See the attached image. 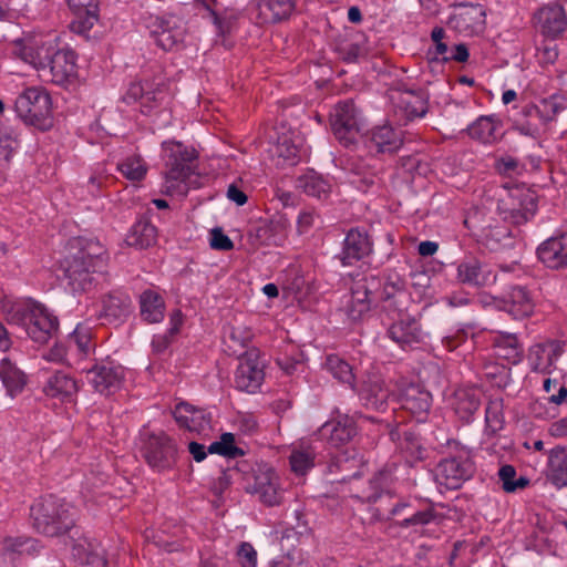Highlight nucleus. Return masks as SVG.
I'll return each instance as SVG.
<instances>
[{
  "instance_id": "1",
  "label": "nucleus",
  "mask_w": 567,
  "mask_h": 567,
  "mask_svg": "<svg viewBox=\"0 0 567 567\" xmlns=\"http://www.w3.org/2000/svg\"><path fill=\"white\" fill-rule=\"evenodd\" d=\"M383 323L388 326L386 336L402 349L412 348L424 339L419 320L409 313L408 293L394 285L384 288Z\"/></svg>"
},
{
  "instance_id": "2",
  "label": "nucleus",
  "mask_w": 567,
  "mask_h": 567,
  "mask_svg": "<svg viewBox=\"0 0 567 567\" xmlns=\"http://www.w3.org/2000/svg\"><path fill=\"white\" fill-rule=\"evenodd\" d=\"M33 528L47 537H60L75 527L76 509L63 498L48 495L30 508Z\"/></svg>"
},
{
  "instance_id": "3",
  "label": "nucleus",
  "mask_w": 567,
  "mask_h": 567,
  "mask_svg": "<svg viewBox=\"0 0 567 567\" xmlns=\"http://www.w3.org/2000/svg\"><path fill=\"white\" fill-rule=\"evenodd\" d=\"M7 320L23 328L34 342L47 343L58 331L59 321L43 305L28 301L14 303L7 310Z\"/></svg>"
},
{
  "instance_id": "4",
  "label": "nucleus",
  "mask_w": 567,
  "mask_h": 567,
  "mask_svg": "<svg viewBox=\"0 0 567 567\" xmlns=\"http://www.w3.org/2000/svg\"><path fill=\"white\" fill-rule=\"evenodd\" d=\"M166 166V192L176 195H186L190 187V178L195 175V150L177 142L163 143Z\"/></svg>"
},
{
  "instance_id": "5",
  "label": "nucleus",
  "mask_w": 567,
  "mask_h": 567,
  "mask_svg": "<svg viewBox=\"0 0 567 567\" xmlns=\"http://www.w3.org/2000/svg\"><path fill=\"white\" fill-rule=\"evenodd\" d=\"M536 209L535 194L523 186H504L497 194V213L505 221L524 224Z\"/></svg>"
},
{
  "instance_id": "6",
  "label": "nucleus",
  "mask_w": 567,
  "mask_h": 567,
  "mask_svg": "<svg viewBox=\"0 0 567 567\" xmlns=\"http://www.w3.org/2000/svg\"><path fill=\"white\" fill-rule=\"evenodd\" d=\"M51 106L50 95L39 87L24 90L14 102L18 116L42 131L52 126Z\"/></svg>"
},
{
  "instance_id": "7",
  "label": "nucleus",
  "mask_w": 567,
  "mask_h": 567,
  "mask_svg": "<svg viewBox=\"0 0 567 567\" xmlns=\"http://www.w3.org/2000/svg\"><path fill=\"white\" fill-rule=\"evenodd\" d=\"M330 124L333 135L346 147L357 144L364 127L361 112L351 100L341 101L333 107Z\"/></svg>"
},
{
  "instance_id": "8",
  "label": "nucleus",
  "mask_w": 567,
  "mask_h": 567,
  "mask_svg": "<svg viewBox=\"0 0 567 567\" xmlns=\"http://www.w3.org/2000/svg\"><path fill=\"white\" fill-rule=\"evenodd\" d=\"M144 460L155 472L172 470L177 462V446L165 432L147 434L144 440Z\"/></svg>"
},
{
  "instance_id": "9",
  "label": "nucleus",
  "mask_w": 567,
  "mask_h": 567,
  "mask_svg": "<svg viewBox=\"0 0 567 567\" xmlns=\"http://www.w3.org/2000/svg\"><path fill=\"white\" fill-rule=\"evenodd\" d=\"M56 48L55 40L40 37H25L12 41V54L43 72Z\"/></svg>"
},
{
  "instance_id": "10",
  "label": "nucleus",
  "mask_w": 567,
  "mask_h": 567,
  "mask_svg": "<svg viewBox=\"0 0 567 567\" xmlns=\"http://www.w3.org/2000/svg\"><path fill=\"white\" fill-rule=\"evenodd\" d=\"M446 24L461 35H477L485 30L486 11L481 4H457Z\"/></svg>"
},
{
  "instance_id": "11",
  "label": "nucleus",
  "mask_w": 567,
  "mask_h": 567,
  "mask_svg": "<svg viewBox=\"0 0 567 567\" xmlns=\"http://www.w3.org/2000/svg\"><path fill=\"white\" fill-rule=\"evenodd\" d=\"M474 473V464L466 452L442 460L435 468V480L449 489L458 488Z\"/></svg>"
},
{
  "instance_id": "12",
  "label": "nucleus",
  "mask_w": 567,
  "mask_h": 567,
  "mask_svg": "<svg viewBox=\"0 0 567 567\" xmlns=\"http://www.w3.org/2000/svg\"><path fill=\"white\" fill-rule=\"evenodd\" d=\"M125 369L114 361H102L86 370L87 383L102 395H111L120 390Z\"/></svg>"
},
{
  "instance_id": "13",
  "label": "nucleus",
  "mask_w": 567,
  "mask_h": 567,
  "mask_svg": "<svg viewBox=\"0 0 567 567\" xmlns=\"http://www.w3.org/2000/svg\"><path fill=\"white\" fill-rule=\"evenodd\" d=\"M62 275L59 277L73 293L90 291L95 285V278L90 264L73 254L66 256L60 264Z\"/></svg>"
},
{
  "instance_id": "14",
  "label": "nucleus",
  "mask_w": 567,
  "mask_h": 567,
  "mask_svg": "<svg viewBox=\"0 0 567 567\" xmlns=\"http://www.w3.org/2000/svg\"><path fill=\"white\" fill-rule=\"evenodd\" d=\"M264 377V364L259 360L258 350L251 349L240 355L235 373V384L238 390L255 392L261 385Z\"/></svg>"
},
{
  "instance_id": "15",
  "label": "nucleus",
  "mask_w": 567,
  "mask_h": 567,
  "mask_svg": "<svg viewBox=\"0 0 567 567\" xmlns=\"http://www.w3.org/2000/svg\"><path fill=\"white\" fill-rule=\"evenodd\" d=\"M76 75V55L71 49L54 50L49 65L45 66L41 76L56 85H66L73 81Z\"/></svg>"
},
{
  "instance_id": "16",
  "label": "nucleus",
  "mask_w": 567,
  "mask_h": 567,
  "mask_svg": "<svg viewBox=\"0 0 567 567\" xmlns=\"http://www.w3.org/2000/svg\"><path fill=\"white\" fill-rule=\"evenodd\" d=\"M150 28L151 39L164 51H169L182 45L186 34L184 22L173 16L156 18Z\"/></svg>"
},
{
  "instance_id": "17",
  "label": "nucleus",
  "mask_w": 567,
  "mask_h": 567,
  "mask_svg": "<svg viewBox=\"0 0 567 567\" xmlns=\"http://www.w3.org/2000/svg\"><path fill=\"white\" fill-rule=\"evenodd\" d=\"M247 491L257 495L259 501L267 506L278 505L282 498L279 476L268 466L258 468L254 475V482L247 486Z\"/></svg>"
},
{
  "instance_id": "18",
  "label": "nucleus",
  "mask_w": 567,
  "mask_h": 567,
  "mask_svg": "<svg viewBox=\"0 0 567 567\" xmlns=\"http://www.w3.org/2000/svg\"><path fill=\"white\" fill-rule=\"evenodd\" d=\"M401 409L410 413L417 422L427 419L432 405V396L429 391L419 384H409L403 388L399 396Z\"/></svg>"
},
{
  "instance_id": "19",
  "label": "nucleus",
  "mask_w": 567,
  "mask_h": 567,
  "mask_svg": "<svg viewBox=\"0 0 567 567\" xmlns=\"http://www.w3.org/2000/svg\"><path fill=\"white\" fill-rule=\"evenodd\" d=\"M537 256L549 269L567 268V233L543 241L537 248Z\"/></svg>"
},
{
  "instance_id": "20",
  "label": "nucleus",
  "mask_w": 567,
  "mask_h": 567,
  "mask_svg": "<svg viewBox=\"0 0 567 567\" xmlns=\"http://www.w3.org/2000/svg\"><path fill=\"white\" fill-rule=\"evenodd\" d=\"M320 437L331 446L339 447L350 442L357 434L355 422L349 415H341L326 422L319 430Z\"/></svg>"
},
{
  "instance_id": "21",
  "label": "nucleus",
  "mask_w": 567,
  "mask_h": 567,
  "mask_svg": "<svg viewBox=\"0 0 567 567\" xmlns=\"http://www.w3.org/2000/svg\"><path fill=\"white\" fill-rule=\"evenodd\" d=\"M79 390L78 381L64 371L53 372L43 385V392L47 396L69 403L75 401Z\"/></svg>"
},
{
  "instance_id": "22",
  "label": "nucleus",
  "mask_w": 567,
  "mask_h": 567,
  "mask_svg": "<svg viewBox=\"0 0 567 567\" xmlns=\"http://www.w3.org/2000/svg\"><path fill=\"white\" fill-rule=\"evenodd\" d=\"M72 248L76 249L73 255L91 265L93 271H102L107 264L109 256L104 246L91 237H78L72 240Z\"/></svg>"
},
{
  "instance_id": "23",
  "label": "nucleus",
  "mask_w": 567,
  "mask_h": 567,
  "mask_svg": "<svg viewBox=\"0 0 567 567\" xmlns=\"http://www.w3.org/2000/svg\"><path fill=\"white\" fill-rule=\"evenodd\" d=\"M173 415L177 424L189 432L200 434L210 427L209 414L205 410L197 409L186 402L178 403L173 411Z\"/></svg>"
},
{
  "instance_id": "24",
  "label": "nucleus",
  "mask_w": 567,
  "mask_h": 567,
  "mask_svg": "<svg viewBox=\"0 0 567 567\" xmlns=\"http://www.w3.org/2000/svg\"><path fill=\"white\" fill-rule=\"evenodd\" d=\"M334 52L344 62H357L368 53L364 34L352 31L338 35L334 41Z\"/></svg>"
},
{
  "instance_id": "25",
  "label": "nucleus",
  "mask_w": 567,
  "mask_h": 567,
  "mask_svg": "<svg viewBox=\"0 0 567 567\" xmlns=\"http://www.w3.org/2000/svg\"><path fill=\"white\" fill-rule=\"evenodd\" d=\"M374 280L369 281L367 278L355 281L351 288V298L347 306V315L352 321L360 320L370 311L372 302L371 286Z\"/></svg>"
},
{
  "instance_id": "26",
  "label": "nucleus",
  "mask_w": 567,
  "mask_h": 567,
  "mask_svg": "<svg viewBox=\"0 0 567 567\" xmlns=\"http://www.w3.org/2000/svg\"><path fill=\"white\" fill-rule=\"evenodd\" d=\"M132 309V300L127 293L113 291L102 301L101 318L109 323L117 324L130 317Z\"/></svg>"
},
{
  "instance_id": "27",
  "label": "nucleus",
  "mask_w": 567,
  "mask_h": 567,
  "mask_svg": "<svg viewBox=\"0 0 567 567\" xmlns=\"http://www.w3.org/2000/svg\"><path fill=\"white\" fill-rule=\"evenodd\" d=\"M542 32L549 38L559 37L567 27V18L563 6L551 3L542 8L536 14Z\"/></svg>"
},
{
  "instance_id": "28",
  "label": "nucleus",
  "mask_w": 567,
  "mask_h": 567,
  "mask_svg": "<svg viewBox=\"0 0 567 567\" xmlns=\"http://www.w3.org/2000/svg\"><path fill=\"white\" fill-rule=\"evenodd\" d=\"M403 144L402 131L395 130L391 125L377 126L371 131L369 148L377 153L396 152Z\"/></svg>"
},
{
  "instance_id": "29",
  "label": "nucleus",
  "mask_w": 567,
  "mask_h": 567,
  "mask_svg": "<svg viewBox=\"0 0 567 567\" xmlns=\"http://www.w3.org/2000/svg\"><path fill=\"white\" fill-rule=\"evenodd\" d=\"M362 400L368 406L381 410L389 399V390L379 374H368L361 382L359 389L355 388Z\"/></svg>"
},
{
  "instance_id": "30",
  "label": "nucleus",
  "mask_w": 567,
  "mask_h": 567,
  "mask_svg": "<svg viewBox=\"0 0 567 567\" xmlns=\"http://www.w3.org/2000/svg\"><path fill=\"white\" fill-rule=\"evenodd\" d=\"M371 251V241L365 231L358 228L349 230L346 236L343 250H342V264L352 265L353 261L363 258Z\"/></svg>"
},
{
  "instance_id": "31",
  "label": "nucleus",
  "mask_w": 567,
  "mask_h": 567,
  "mask_svg": "<svg viewBox=\"0 0 567 567\" xmlns=\"http://www.w3.org/2000/svg\"><path fill=\"white\" fill-rule=\"evenodd\" d=\"M535 301L530 292L522 286H515L504 300V309L516 319L529 317L534 312Z\"/></svg>"
},
{
  "instance_id": "32",
  "label": "nucleus",
  "mask_w": 567,
  "mask_h": 567,
  "mask_svg": "<svg viewBox=\"0 0 567 567\" xmlns=\"http://www.w3.org/2000/svg\"><path fill=\"white\" fill-rule=\"evenodd\" d=\"M70 9L76 16L73 30L76 32L89 31L99 19V0H68Z\"/></svg>"
},
{
  "instance_id": "33",
  "label": "nucleus",
  "mask_w": 567,
  "mask_h": 567,
  "mask_svg": "<svg viewBox=\"0 0 567 567\" xmlns=\"http://www.w3.org/2000/svg\"><path fill=\"white\" fill-rule=\"evenodd\" d=\"M262 23H276L287 19L295 9V0H256Z\"/></svg>"
},
{
  "instance_id": "34",
  "label": "nucleus",
  "mask_w": 567,
  "mask_h": 567,
  "mask_svg": "<svg viewBox=\"0 0 567 567\" xmlns=\"http://www.w3.org/2000/svg\"><path fill=\"white\" fill-rule=\"evenodd\" d=\"M0 380L11 398L21 393L27 384L25 374L9 358L0 361Z\"/></svg>"
},
{
  "instance_id": "35",
  "label": "nucleus",
  "mask_w": 567,
  "mask_h": 567,
  "mask_svg": "<svg viewBox=\"0 0 567 567\" xmlns=\"http://www.w3.org/2000/svg\"><path fill=\"white\" fill-rule=\"evenodd\" d=\"M65 341L73 359L86 358L94 350L91 328L83 323H79Z\"/></svg>"
},
{
  "instance_id": "36",
  "label": "nucleus",
  "mask_w": 567,
  "mask_h": 567,
  "mask_svg": "<svg viewBox=\"0 0 567 567\" xmlns=\"http://www.w3.org/2000/svg\"><path fill=\"white\" fill-rule=\"evenodd\" d=\"M494 353L497 358L516 364L522 360L523 349L513 333H497L493 338Z\"/></svg>"
},
{
  "instance_id": "37",
  "label": "nucleus",
  "mask_w": 567,
  "mask_h": 567,
  "mask_svg": "<svg viewBox=\"0 0 567 567\" xmlns=\"http://www.w3.org/2000/svg\"><path fill=\"white\" fill-rule=\"evenodd\" d=\"M546 477L557 487L567 486V451L564 447L549 452Z\"/></svg>"
},
{
  "instance_id": "38",
  "label": "nucleus",
  "mask_w": 567,
  "mask_h": 567,
  "mask_svg": "<svg viewBox=\"0 0 567 567\" xmlns=\"http://www.w3.org/2000/svg\"><path fill=\"white\" fill-rule=\"evenodd\" d=\"M522 114L523 117L516 120L514 124V130H516L519 134L533 138H538L544 133H546L548 126L542 120L534 105H526L523 109Z\"/></svg>"
},
{
  "instance_id": "39",
  "label": "nucleus",
  "mask_w": 567,
  "mask_h": 567,
  "mask_svg": "<svg viewBox=\"0 0 567 567\" xmlns=\"http://www.w3.org/2000/svg\"><path fill=\"white\" fill-rule=\"evenodd\" d=\"M502 123L494 116H481L467 127L468 135L485 144L498 140Z\"/></svg>"
},
{
  "instance_id": "40",
  "label": "nucleus",
  "mask_w": 567,
  "mask_h": 567,
  "mask_svg": "<svg viewBox=\"0 0 567 567\" xmlns=\"http://www.w3.org/2000/svg\"><path fill=\"white\" fill-rule=\"evenodd\" d=\"M482 392L477 388H461L454 394L455 412L463 420H468L481 405Z\"/></svg>"
},
{
  "instance_id": "41",
  "label": "nucleus",
  "mask_w": 567,
  "mask_h": 567,
  "mask_svg": "<svg viewBox=\"0 0 567 567\" xmlns=\"http://www.w3.org/2000/svg\"><path fill=\"white\" fill-rule=\"evenodd\" d=\"M73 551L74 556H76L82 564L91 567L106 566L103 549L94 539H89L87 537L79 539L73 546Z\"/></svg>"
},
{
  "instance_id": "42",
  "label": "nucleus",
  "mask_w": 567,
  "mask_h": 567,
  "mask_svg": "<svg viewBox=\"0 0 567 567\" xmlns=\"http://www.w3.org/2000/svg\"><path fill=\"white\" fill-rule=\"evenodd\" d=\"M392 99L408 120L423 117L427 112L426 100L412 91L398 92L396 96H392Z\"/></svg>"
},
{
  "instance_id": "43",
  "label": "nucleus",
  "mask_w": 567,
  "mask_h": 567,
  "mask_svg": "<svg viewBox=\"0 0 567 567\" xmlns=\"http://www.w3.org/2000/svg\"><path fill=\"white\" fill-rule=\"evenodd\" d=\"M556 357L557 349L554 343L535 344L529 351L532 369L536 372L550 374L553 362Z\"/></svg>"
},
{
  "instance_id": "44",
  "label": "nucleus",
  "mask_w": 567,
  "mask_h": 567,
  "mask_svg": "<svg viewBox=\"0 0 567 567\" xmlns=\"http://www.w3.org/2000/svg\"><path fill=\"white\" fill-rule=\"evenodd\" d=\"M316 450L308 443L295 446L289 456L291 471L297 475H305L315 465Z\"/></svg>"
},
{
  "instance_id": "45",
  "label": "nucleus",
  "mask_w": 567,
  "mask_h": 567,
  "mask_svg": "<svg viewBox=\"0 0 567 567\" xmlns=\"http://www.w3.org/2000/svg\"><path fill=\"white\" fill-rule=\"evenodd\" d=\"M457 281L472 287L484 284L481 261L473 256L465 257L457 266Z\"/></svg>"
},
{
  "instance_id": "46",
  "label": "nucleus",
  "mask_w": 567,
  "mask_h": 567,
  "mask_svg": "<svg viewBox=\"0 0 567 567\" xmlns=\"http://www.w3.org/2000/svg\"><path fill=\"white\" fill-rule=\"evenodd\" d=\"M165 301L161 292L155 289L144 290V321L154 323L163 320Z\"/></svg>"
},
{
  "instance_id": "47",
  "label": "nucleus",
  "mask_w": 567,
  "mask_h": 567,
  "mask_svg": "<svg viewBox=\"0 0 567 567\" xmlns=\"http://www.w3.org/2000/svg\"><path fill=\"white\" fill-rule=\"evenodd\" d=\"M298 185L306 194L319 199L326 198L331 189V184L313 171L300 176Z\"/></svg>"
},
{
  "instance_id": "48",
  "label": "nucleus",
  "mask_w": 567,
  "mask_h": 567,
  "mask_svg": "<svg viewBox=\"0 0 567 567\" xmlns=\"http://www.w3.org/2000/svg\"><path fill=\"white\" fill-rule=\"evenodd\" d=\"M326 367L333 378L355 390V374L347 361L338 355H329Z\"/></svg>"
},
{
  "instance_id": "49",
  "label": "nucleus",
  "mask_w": 567,
  "mask_h": 567,
  "mask_svg": "<svg viewBox=\"0 0 567 567\" xmlns=\"http://www.w3.org/2000/svg\"><path fill=\"white\" fill-rule=\"evenodd\" d=\"M18 148V141L12 128L0 122V167L12 158Z\"/></svg>"
},
{
  "instance_id": "50",
  "label": "nucleus",
  "mask_w": 567,
  "mask_h": 567,
  "mask_svg": "<svg viewBox=\"0 0 567 567\" xmlns=\"http://www.w3.org/2000/svg\"><path fill=\"white\" fill-rule=\"evenodd\" d=\"M485 422L487 430L495 434L503 429L504 425V413H503V400L495 398L489 400L485 411Z\"/></svg>"
},
{
  "instance_id": "51",
  "label": "nucleus",
  "mask_w": 567,
  "mask_h": 567,
  "mask_svg": "<svg viewBox=\"0 0 567 567\" xmlns=\"http://www.w3.org/2000/svg\"><path fill=\"white\" fill-rule=\"evenodd\" d=\"M208 452L212 454H219L229 458H235L244 455V451L235 445V436L233 433H224L219 441L213 442Z\"/></svg>"
},
{
  "instance_id": "52",
  "label": "nucleus",
  "mask_w": 567,
  "mask_h": 567,
  "mask_svg": "<svg viewBox=\"0 0 567 567\" xmlns=\"http://www.w3.org/2000/svg\"><path fill=\"white\" fill-rule=\"evenodd\" d=\"M499 480L503 484V488L507 493H513L517 489H522L529 484L528 478L520 476L517 480L516 470L512 465H503L498 471Z\"/></svg>"
},
{
  "instance_id": "53",
  "label": "nucleus",
  "mask_w": 567,
  "mask_h": 567,
  "mask_svg": "<svg viewBox=\"0 0 567 567\" xmlns=\"http://www.w3.org/2000/svg\"><path fill=\"white\" fill-rule=\"evenodd\" d=\"M533 105L547 126L549 123L555 121L557 114L564 110V105L559 103L555 96L543 99L538 102V104Z\"/></svg>"
},
{
  "instance_id": "54",
  "label": "nucleus",
  "mask_w": 567,
  "mask_h": 567,
  "mask_svg": "<svg viewBox=\"0 0 567 567\" xmlns=\"http://www.w3.org/2000/svg\"><path fill=\"white\" fill-rule=\"evenodd\" d=\"M117 168L126 179L133 183L134 187H136L135 183L142 181V158L140 155L127 157L117 165Z\"/></svg>"
},
{
  "instance_id": "55",
  "label": "nucleus",
  "mask_w": 567,
  "mask_h": 567,
  "mask_svg": "<svg viewBox=\"0 0 567 567\" xmlns=\"http://www.w3.org/2000/svg\"><path fill=\"white\" fill-rule=\"evenodd\" d=\"M300 150L298 145H296L288 137L282 136L278 138L276 145V154L284 159L289 161L291 164H295L299 157Z\"/></svg>"
},
{
  "instance_id": "56",
  "label": "nucleus",
  "mask_w": 567,
  "mask_h": 567,
  "mask_svg": "<svg viewBox=\"0 0 567 567\" xmlns=\"http://www.w3.org/2000/svg\"><path fill=\"white\" fill-rule=\"evenodd\" d=\"M495 168L499 174L512 177L520 175L524 171V165H522L516 158L505 155L496 161Z\"/></svg>"
},
{
  "instance_id": "57",
  "label": "nucleus",
  "mask_w": 567,
  "mask_h": 567,
  "mask_svg": "<svg viewBox=\"0 0 567 567\" xmlns=\"http://www.w3.org/2000/svg\"><path fill=\"white\" fill-rule=\"evenodd\" d=\"M227 337L235 346L237 344L240 348H245L250 342L252 332L247 327L233 326L229 328Z\"/></svg>"
},
{
  "instance_id": "58",
  "label": "nucleus",
  "mask_w": 567,
  "mask_h": 567,
  "mask_svg": "<svg viewBox=\"0 0 567 567\" xmlns=\"http://www.w3.org/2000/svg\"><path fill=\"white\" fill-rule=\"evenodd\" d=\"M435 517V513L432 508H426L424 511H419L411 515L410 517L403 519L400 523L401 527H409L412 525H426L431 523Z\"/></svg>"
},
{
  "instance_id": "59",
  "label": "nucleus",
  "mask_w": 567,
  "mask_h": 567,
  "mask_svg": "<svg viewBox=\"0 0 567 567\" xmlns=\"http://www.w3.org/2000/svg\"><path fill=\"white\" fill-rule=\"evenodd\" d=\"M241 567L257 566V551L249 543H243L238 550Z\"/></svg>"
},
{
  "instance_id": "60",
  "label": "nucleus",
  "mask_w": 567,
  "mask_h": 567,
  "mask_svg": "<svg viewBox=\"0 0 567 567\" xmlns=\"http://www.w3.org/2000/svg\"><path fill=\"white\" fill-rule=\"evenodd\" d=\"M537 60L540 64H553L558 58V50L556 44H543L537 49Z\"/></svg>"
},
{
  "instance_id": "61",
  "label": "nucleus",
  "mask_w": 567,
  "mask_h": 567,
  "mask_svg": "<svg viewBox=\"0 0 567 567\" xmlns=\"http://www.w3.org/2000/svg\"><path fill=\"white\" fill-rule=\"evenodd\" d=\"M47 358L58 362H70L73 359L66 342L55 343V346L49 351Z\"/></svg>"
},
{
  "instance_id": "62",
  "label": "nucleus",
  "mask_w": 567,
  "mask_h": 567,
  "mask_svg": "<svg viewBox=\"0 0 567 567\" xmlns=\"http://www.w3.org/2000/svg\"><path fill=\"white\" fill-rule=\"evenodd\" d=\"M210 246L218 250H230L234 244L220 229H214L212 231Z\"/></svg>"
},
{
  "instance_id": "63",
  "label": "nucleus",
  "mask_w": 567,
  "mask_h": 567,
  "mask_svg": "<svg viewBox=\"0 0 567 567\" xmlns=\"http://www.w3.org/2000/svg\"><path fill=\"white\" fill-rule=\"evenodd\" d=\"M140 225L141 219H136L135 224L132 226V228L124 238V243L127 246L135 247L136 249L142 248V229Z\"/></svg>"
},
{
  "instance_id": "64",
  "label": "nucleus",
  "mask_w": 567,
  "mask_h": 567,
  "mask_svg": "<svg viewBox=\"0 0 567 567\" xmlns=\"http://www.w3.org/2000/svg\"><path fill=\"white\" fill-rule=\"evenodd\" d=\"M449 48L444 42L433 43V48L429 50L427 54L433 62H449Z\"/></svg>"
}]
</instances>
